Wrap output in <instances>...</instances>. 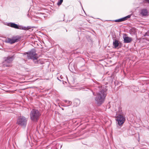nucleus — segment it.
I'll use <instances>...</instances> for the list:
<instances>
[{"label":"nucleus","mask_w":149,"mask_h":149,"mask_svg":"<svg viewBox=\"0 0 149 149\" xmlns=\"http://www.w3.org/2000/svg\"><path fill=\"white\" fill-rule=\"evenodd\" d=\"M98 86L94 89L97 93V95L93 92V95H96L95 98V103L98 106L101 105L104 102L107 95V87L104 85L97 84Z\"/></svg>","instance_id":"f257e3e1"},{"label":"nucleus","mask_w":149,"mask_h":149,"mask_svg":"<svg viewBox=\"0 0 149 149\" xmlns=\"http://www.w3.org/2000/svg\"><path fill=\"white\" fill-rule=\"evenodd\" d=\"M41 114L39 111L36 109H33L31 111L30 115L31 121L34 122H37Z\"/></svg>","instance_id":"f03ea898"},{"label":"nucleus","mask_w":149,"mask_h":149,"mask_svg":"<svg viewBox=\"0 0 149 149\" xmlns=\"http://www.w3.org/2000/svg\"><path fill=\"white\" fill-rule=\"evenodd\" d=\"M27 54L28 59L33 60L34 62L36 63H39V61L38 60V57L37 54L35 52L33 51H31L27 53Z\"/></svg>","instance_id":"7ed1b4c3"},{"label":"nucleus","mask_w":149,"mask_h":149,"mask_svg":"<svg viewBox=\"0 0 149 149\" xmlns=\"http://www.w3.org/2000/svg\"><path fill=\"white\" fill-rule=\"evenodd\" d=\"M27 119L24 116H20L17 119V123L24 128H25L27 124Z\"/></svg>","instance_id":"20e7f679"},{"label":"nucleus","mask_w":149,"mask_h":149,"mask_svg":"<svg viewBox=\"0 0 149 149\" xmlns=\"http://www.w3.org/2000/svg\"><path fill=\"white\" fill-rule=\"evenodd\" d=\"M3 62V65L6 67L10 66L11 63L13 60V56H8L5 57Z\"/></svg>","instance_id":"39448f33"},{"label":"nucleus","mask_w":149,"mask_h":149,"mask_svg":"<svg viewBox=\"0 0 149 149\" xmlns=\"http://www.w3.org/2000/svg\"><path fill=\"white\" fill-rule=\"evenodd\" d=\"M20 39V38L19 37L16 36L13 37L12 38H8L6 39L5 42L6 43L12 44L15 42L19 41Z\"/></svg>","instance_id":"423d86ee"},{"label":"nucleus","mask_w":149,"mask_h":149,"mask_svg":"<svg viewBox=\"0 0 149 149\" xmlns=\"http://www.w3.org/2000/svg\"><path fill=\"white\" fill-rule=\"evenodd\" d=\"M125 118L123 116L119 114L116 117V120L117 124L120 126L122 125L124 122Z\"/></svg>","instance_id":"0eeeda50"},{"label":"nucleus","mask_w":149,"mask_h":149,"mask_svg":"<svg viewBox=\"0 0 149 149\" xmlns=\"http://www.w3.org/2000/svg\"><path fill=\"white\" fill-rule=\"evenodd\" d=\"M123 38L124 39V42L125 43H130L132 40V38L126 36V35L124 36Z\"/></svg>","instance_id":"6e6552de"},{"label":"nucleus","mask_w":149,"mask_h":149,"mask_svg":"<svg viewBox=\"0 0 149 149\" xmlns=\"http://www.w3.org/2000/svg\"><path fill=\"white\" fill-rule=\"evenodd\" d=\"M131 16V15H129L124 17L120 18L116 20H115V22H120L125 21L127 19H128L130 18V17Z\"/></svg>","instance_id":"1a4fd4ad"},{"label":"nucleus","mask_w":149,"mask_h":149,"mask_svg":"<svg viewBox=\"0 0 149 149\" xmlns=\"http://www.w3.org/2000/svg\"><path fill=\"white\" fill-rule=\"evenodd\" d=\"M140 14L143 16H147L148 15V13L146 9H143L141 10Z\"/></svg>","instance_id":"9d476101"},{"label":"nucleus","mask_w":149,"mask_h":149,"mask_svg":"<svg viewBox=\"0 0 149 149\" xmlns=\"http://www.w3.org/2000/svg\"><path fill=\"white\" fill-rule=\"evenodd\" d=\"M120 42L118 40H115L113 41V45L114 47V48H116L119 46Z\"/></svg>","instance_id":"9b49d317"},{"label":"nucleus","mask_w":149,"mask_h":149,"mask_svg":"<svg viewBox=\"0 0 149 149\" xmlns=\"http://www.w3.org/2000/svg\"><path fill=\"white\" fill-rule=\"evenodd\" d=\"M80 103V101L78 99H75L74 102V105L77 107L78 106Z\"/></svg>","instance_id":"f8f14e48"},{"label":"nucleus","mask_w":149,"mask_h":149,"mask_svg":"<svg viewBox=\"0 0 149 149\" xmlns=\"http://www.w3.org/2000/svg\"><path fill=\"white\" fill-rule=\"evenodd\" d=\"M8 25L9 26H10L13 28H14L17 29H18V25L14 23H9Z\"/></svg>","instance_id":"ddd939ff"},{"label":"nucleus","mask_w":149,"mask_h":149,"mask_svg":"<svg viewBox=\"0 0 149 149\" xmlns=\"http://www.w3.org/2000/svg\"><path fill=\"white\" fill-rule=\"evenodd\" d=\"M67 85H68V86H67V89L69 90H71V88H74V87H76L75 86H72L70 84Z\"/></svg>","instance_id":"4468645a"},{"label":"nucleus","mask_w":149,"mask_h":149,"mask_svg":"<svg viewBox=\"0 0 149 149\" xmlns=\"http://www.w3.org/2000/svg\"><path fill=\"white\" fill-rule=\"evenodd\" d=\"M65 102L66 103H67V104H68V105L67 106L66 105H63V106L66 107V106H69L70 105H71L72 103V102L70 101H67L66 100H64Z\"/></svg>","instance_id":"2eb2a0df"},{"label":"nucleus","mask_w":149,"mask_h":149,"mask_svg":"<svg viewBox=\"0 0 149 149\" xmlns=\"http://www.w3.org/2000/svg\"><path fill=\"white\" fill-rule=\"evenodd\" d=\"M63 0H60L59 1H58L57 3V5L58 6L61 5L62 3L63 2Z\"/></svg>","instance_id":"dca6fc26"},{"label":"nucleus","mask_w":149,"mask_h":149,"mask_svg":"<svg viewBox=\"0 0 149 149\" xmlns=\"http://www.w3.org/2000/svg\"><path fill=\"white\" fill-rule=\"evenodd\" d=\"M24 29V26H18V29Z\"/></svg>","instance_id":"f3484780"},{"label":"nucleus","mask_w":149,"mask_h":149,"mask_svg":"<svg viewBox=\"0 0 149 149\" xmlns=\"http://www.w3.org/2000/svg\"><path fill=\"white\" fill-rule=\"evenodd\" d=\"M26 28H27V30H28L29 29H31V27L30 26H28L27 27H26Z\"/></svg>","instance_id":"a211bd4d"},{"label":"nucleus","mask_w":149,"mask_h":149,"mask_svg":"<svg viewBox=\"0 0 149 149\" xmlns=\"http://www.w3.org/2000/svg\"><path fill=\"white\" fill-rule=\"evenodd\" d=\"M24 30H27V28L25 26H24Z\"/></svg>","instance_id":"6ab92c4d"},{"label":"nucleus","mask_w":149,"mask_h":149,"mask_svg":"<svg viewBox=\"0 0 149 149\" xmlns=\"http://www.w3.org/2000/svg\"><path fill=\"white\" fill-rule=\"evenodd\" d=\"M147 41L148 42H146V43L149 44V40H147Z\"/></svg>","instance_id":"aec40b11"},{"label":"nucleus","mask_w":149,"mask_h":149,"mask_svg":"<svg viewBox=\"0 0 149 149\" xmlns=\"http://www.w3.org/2000/svg\"><path fill=\"white\" fill-rule=\"evenodd\" d=\"M146 1H147L148 3H149V0H145Z\"/></svg>","instance_id":"412c9836"},{"label":"nucleus","mask_w":149,"mask_h":149,"mask_svg":"<svg viewBox=\"0 0 149 149\" xmlns=\"http://www.w3.org/2000/svg\"><path fill=\"white\" fill-rule=\"evenodd\" d=\"M146 36H147V33L144 36V37H145Z\"/></svg>","instance_id":"4be33fe9"},{"label":"nucleus","mask_w":149,"mask_h":149,"mask_svg":"<svg viewBox=\"0 0 149 149\" xmlns=\"http://www.w3.org/2000/svg\"><path fill=\"white\" fill-rule=\"evenodd\" d=\"M57 79L58 80L60 81V80L59 79V78L58 77H57Z\"/></svg>","instance_id":"5701e85b"},{"label":"nucleus","mask_w":149,"mask_h":149,"mask_svg":"<svg viewBox=\"0 0 149 149\" xmlns=\"http://www.w3.org/2000/svg\"><path fill=\"white\" fill-rule=\"evenodd\" d=\"M60 78H61V79L62 78V76H60Z\"/></svg>","instance_id":"b1692460"},{"label":"nucleus","mask_w":149,"mask_h":149,"mask_svg":"<svg viewBox=\"0 0 149 149\" xmlns=\"http://www.w3.org/2000/svg\"><path fill=\"white\" fill-rule=\"evenodd\" d=\"M130 134V135H131L132 134Z\"/></svg>","instance_id":"393cba45"},{"label":"nucleus","mask_w":149,"mask_h":149,"mask_svg":"<svg viewBox=\"0 0 149 149\" xmlns=\"http://www.w3.org/2000/svg\"><path fill=\"white\" fill-rule=\"evenodd\" d=\"M62 110H63V108L62 109Z\"/></svg>","instance_id":"a878e982"}]
</instances>
